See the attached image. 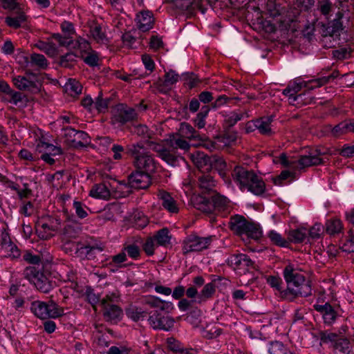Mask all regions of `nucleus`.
<instances>
[{
  "instance_id": "nucleus-1",
  "label": "nucleus",
  "mask_w": 354,
  "mask_h": 354,
  "mask_svg": "<svg viewBox=\"0 0 354 354\" xmlns=\"http://www.w3.org/2000/svg\"><path fill=\"white\" fill-rule=\"evenodd\" d=\"M127 153L134 158V166L140 171L151 175L158 168V163L152 155L144 151V146L141 143H136L127 147Z\"/></svg>"
},
{
  "instance_id": "nucleus-2",
  "label": "nucleus",
  "mask_w": 354,
  "mask_h": 354,
  "mask_svg": "<svg viewBox=\"0 0 354 354\" xmlns=\"http://www.w3.org/2000/svg\"><path fill=\"white\" fill-rule=\"evenodd\" d=\"M287 284V289L283 292V297L288 301H292L299 296L307 297L311 294V287L309 282L301 274L296 275Z\"/></svg>"
},
{
  "instance_id": "nucleus-3",
  "label": "nucleus",
  "mask_w": 354,
  "mask_h": 354,
  "mask_svg": "<svg viewBox=\"0 0 354 354\" xmlns=\"http://www.w3.org/2000/svg\"><path fill=\"white\" fill-rule=\"evenodd\" d=\"M24 275L39 291L48 293L52 290L51 283L44 273L38 270L35 267H27L24 271Z\"/></svg>"
},
{
  "instance_id": "nucleus-4",
  "label": "nucleus",
  "mask_w": 354,
  "mask_h": 354,
  "mask_svg": "<svg viewBox=\"0 0 354 354\" xmlns=\"http://www.w3.org/2000/svg\"><path fill=\"white\" fill-rule=\"evenodd\" d=\"M60 227L59 220L50 217H43L36 224V232L38 236L44 240L53 237Z\"/></svg>"
},
{
  "instance_id": "nucleus-5",
  "label": "nucleus",
  "mask_w": 354,
  "mask_h": 354,
  "mask_svg": "<svg viewBox=\"0 0 354 354\" xmlns=\"http://www.w3.org/2000/svg\"><path fill=\"white\" fill-rule=\"evenodd\" d=\"M320 152L317 154H310L309 156H303L298 160H290L283 153L280 156L281 163L284 167H290L295 169H302L306 167L318 165L323 162L322 159L319 157Z\"/></svg>"
},
{
  "instance_id": "nucleus-6",
  "label": "nucleus",
  "mask_w": 354,
  "mask_h": 354,
  "mask_svg": "<svg viewBox=\"0 0 354 354\" xmlns=\"http://www.w3.org/2000/svg\"><path fill=\"white\" fill-rule=\"evenodd\" d=\"M212 242L211 236L201 237L191 234L185 238L183 243V252L184 254L200 252L207 249Z\"/></svg>"
},
{
  "instance_id": "nucleus-7",
  "label": "nucleus",
  "mask_w": 354,
  "mask_h": 354,
  "mask_svg": "<svg viewBox=\"0 0 354 354\" xmlns=\"http://www.w3.org/2000/svg\"><path fill=\"white\" fill-rule=\"evenodd\" d=\"M137 118L136 111L124 104H118L114 109L112 121L114 124H124Z\"/></svg>"
},
{
  "instance_id": "nucleus-8",
  "label": "nucleus",
  "mask_w": 354,
  "mask_h": 354,
  "mask_svg": "<svg viewBox=\"0 0 354 354\" xmlns=\"http://www.w3.org/2000/svg\"><path fill=\"white\" fill-rule=\"evenodd\" d=\"M245 188L255 195H261L265 191L266 185L254 171H245Z\"/></svg>"
},
{
  "instance_id": "nucleus-9",
  "label": "nucleus",
  "mask_w": 354,
  "mask_h": 354,
  "mask_svg": "<svg viewBox=\"0 0 354 354\" xmlns=\"http://www.w3.org/2000/svg\"><path fill=\"white\" fill-rule=\"evenodd\" d=\"M148 322L153 329L169 330L173 328L175 321L169 316L162 315L158 311L151 313Z\"/></svg>"
},
{
  "instance_id": "nucleus-10",
  "label": "nucleus",
  "mask_w": 354,
  "mask_h": 354,
  "mask_svg": "<svg viewBox=\"0 0 354 354\" xmlns=\"http://www.w3.org/2000/svg\"><path fill=\"white\" fill-rule=\"evenodd\" d=\"M12 82L14 85L21 91L35 92L39 89L37 85V77L32 73L14 77Z\"/></svg>"
},
{
  "instance_id": "nucleus-11",
  "label": "nucleus",
  "mask_w": 354,
  "mask_h": 354,
  "mask_svg": "<svg viewBox=\"0 0 354 354\" xmlns=\"http://www.w3.org/2000/svg\"><path fill=\"white\" fill-rule=\"evenodd\" d=\"M61 29L64 36L60 34H54L52 37L60 46H70L73 44L72 35L75 32L73 24L68 21H64L61 24Z\"/></svg>"
},
{
  "instance_id": "nucleus-12",
  "label": "nucleus",
  "mask_w": 354,
  "mask_h": 354,
  "mask_svg": "<svg viewBox=\"0 0 354 354\" xmlns=\"http://www.w3.org/2000/svg\"><path fill=\"white\" fill-rule=\"evenodd\" d=\"M174 6L180 11L188 10L192 12L195 10L205 13L206 10L207 0H171Z\"/></svg>"
},
{
  "instance_id": "nucleus-13",
  "label": "nucleus",
  "mask_w": 354,
  "mask_h": 354,
  "mask_svg": "<svg viewBox=\"0 0 354 354\" xmlns=\"http://www.w3.org/2000/svg\"><path fill=\"white\" fill-rule=\"evenodd\" d=\"M129 183L132 188L146 189L151 184V175L142 171H137L129 177Z\"/></svg>"
},
{
  "instance_id": "nucleus-14",
  "label": "nucleus",
  "mask_w": 354,
  "mask_h": 354,
  "mask_svg": "<svg viewBox=\"0 0 354 354\" xmlns=\"http://www.w3.org/2000/svg\"><path fill=\"white\" fill-rule=\"evenodd\" d=\"M212 198L214 212H217L221 213L223 216H225L230 212L232 205L227 198L218 194H214Z\"/></svg>"
},
{
  "instance_id": "nucleus-15",
  "label": "nucleus",
  "mask_w": 354,
  "mask_h": 354,
  "mask_svg": "<svg viewBox=\"0 0 354 354\" xmlns=\"http://www.w3.org/2000/svg\"><path fill=\"white\" fill-rule=\"evenodd\" d=\"M272 120L270 118H263L255 122H248L245 124V129L247 132L252 131L254 126L261 134L270 136L272 134V129L270 127Z\"/></svg>"
},
{
  "instance_id": "nucleus-16",
  "label": "nucleus",
  "mask_w": 354,
  "mask_h": 354,
  "mask_svg": "<svg viewBox=\"0 0 354 354\" xmlns=\"http://www.w3.org/2000/svg\"><path fill=\"white\" fill-rule=\"evenodd\" d=\"M136 21L140 30L147 32L153 28L154 19L151 12L144 10L137 14Z\"/></svg>"
},
{
  "instance_id": "nucleus-17",
  "label": "nucleus",
  "mask_w": 354,
  "mask_h": 354,
  "mask_svg": "<svg viewBox=\"0 0 354 354\" xmlns=\"http://www.w3.org/2000/svg\"><path fill=\"white\" fill-rule=\"evenodd\" d=\"M180 76L174 71L170 70L165 75L164 81L159 80L156 82V87L161 93H167L170 90V86L179 80Z\"/></svg>"
},
{
  "instance_id": "nucleus-18",
  "label": "nucleus",
  "mask_w": 354,
  "mask_h": 354,
  "mask_svg": "<svg viewBox=\"0 0 354 354\" xmlns=\"http://www.w3.org/2000/svg\"><path fill=\"white\" fill-rule=\"evenodd\" d=\"M191 200L194 207L197 209L206 214L214 213L212 200L210 201L206 196L200 194L193 196Z\"/></svg>"
},
{
  "instance_id": "nucleus-19",
  "label": "nucleus",
  "mask_w": 354,
  "mask_h": 354,
  "mask_svg": "<svg viewBox=\"0 0 354 354\" xmlns=\"http://www.w3.org/2000/svg\"><path fill=\"white\" fill-rule=\"evenodd\" d=\"M193 163L202 171L211 169V157L207 156L205 153L196 151L189 154Z\"/></svg>"
},
{
  "instance_id": "nucleus-20",
  "label": "nucleus",
  "mask_w": 354,
  "mask_h": 354,
  "mask_svg": "<svg viewBox=\"0 0 354 354\" xmlns=\"http://www.w3.org/2000/svg\"><path fill=\"white\" fill-rule=\"evenodd\" d=\"M245 235L248 239L257 242L261 239L263 232L259 223L245 218Z\"/></svg>"
},
{
  "instance_id": "nucleus-21",
  "label": "nucleus",
  "mask_w": 354,
  "mask_h": 354,
  "mask_svg": "<svg viewBox=\"0 0 354 354\" xmlns=\"http://www.w3.org/2000/svg\"><path fill=\"white\" fill-rule=\"evenodd\" d=\"M158 197L161 201V204L163 207L169 212L174 214L178 212V207L176 201L168 192L160 190L158 193Z\"/></svg>"
},
{
  "instance_id": "nucleus-22",
  "label": "nucleus",
  "mask_w": 354,
  "mask_h": 354,
  "mask_svg": "<svg viewBox=\"0 0 354 354\" xmlns=\"http://www.w3.org/2000/svg\"><path fill=\"white\" fill-rule=\"evenodd\" d=\"M167 142L169 147L173 149H179L185 152L189 151L191 147V145L187 139L180 137L176 133L170 135L169 138L167 140Z\"/></svg>"
},
{
  "instance_id": "nucleus-23",
  "label": "nucleus",
  "mask_w": 354,
  "mask_h": 354,
  "mask_svg": "<svg viewBox=\"0 0 354 354\" xmlns=\"http://www.w3.org/2000/svg\"><path fill=\"white\" fill-rule=\"evenodd\" d=\"M176 134L183 137L188 140H202L198 133L194 128L187 122H182Z\"/></svg>"
},
{
  "instance_id": "nucleus-24",
  "label": "nucleus",
  "mask_w": 354,
  "mask_h": 354,
  "mask_svg": "<svg viewBox=\"0 0 354 354\" xmlns=\"http://www.w3.org/2000/svg\"><path fill=\"white\" fill-rule=\"evenodd\" d=\"M145 303L151 308H158L160 310L169 312L174 309L172 302L163 301L154 296H149L146 298Z\"/></svg>"
},
{
  "instance_id": "nucleus-25",
  "label": "nucleus",
  "mask_w": 354,
  "mask_h": 354,
  "mask_svg": "<svg viewBox=\"0 0 354 354\" xmlns=\"http://www.w3.org/2000/svg\"><path fill=\"white\" fill-rule=\"evenodd\" d=\"M216 293V285L213 282L206 283L200 291L196 300L194 302L197 304H203L211 299Z\"/></svg>"
},
{
  "instance_id": "nucleus-26",
  "label": "nucleus",
  "mask_w": 354,
  "mask_h": 354,
  "mask_svg": "<svg viewBox=\"0 0 354 354\" xmlns=\"http://www.w3.org/2000/svg\"><path fill=\"white\" fill-rule=\"evenodd\" d=\"M103 308V315L106 320L110 322H117L120 320L122 316V309L114 304L112 305H104L102 306Z\"/></svg>"
},
{
  "instance_id": "nucleus-27",
  "label": "nucleus",
  "mask_w": 354,
  "mask_h": 354,
  "mask_svg": "<svg viewBox=\"0 0 354 354\" xmlns=\"http://www.w3.org/2000/svg\"><path fill=\"white\" fill-rule=\"evenodd\" d=\"M313 307L317 312L322 314L325 323L330 324L335 319L336 313L328 303L315 304Z\"/></svg>"
},
{
  "instance_id": "nucleus-28",
  "label": "nucleus",
  "mask_w": 354,
  "mask_h": 354,
  "mask_svg": "<svg viewBox=\"0 0 354 354\" xmlns=\"http://www.w3.org/2000/svg\"><path fill=\"white\" fill-rule=\"evenodd\" d=\"M89 196L98 199L108 200L111 192L105 183L94 185L89 192Z\"/></svg>"
},
{
  "instance_id": "nucleus-29",
  "label": "nucleus",
  "mask_w": 354,
  "mask_h": 354,
  "mask_svg": "<svg viewBox=\"0 0 354 354\" xmlns=\"http://www.w3.org/2000/svg\"><path fill=\"white\" fill-rule=\"evenodd\" d=\"M198 186L203 194L214 192L216 181L210 174H203L198 178Z\"/></svg>"
},
{
  "instance_id": "nucleus-30",
  "label": "nucleus",
  "mask_w": 354,
  "mask_h": 354,
  "mask_svg": "<svg viewBox=\"0 0 354 354\" xmlns=\"http://www.w3.org/2000/svg\"><path fill=\"white\" fill-rule=\"evenodd\" d=\"M35 46L50 57L55 56L58 53L57 44L52 40L47 41H39L35 44Z\"/></svg>"
},
{
  "instance_id": "nucleus-31",
  "label": "nucleus",
  "mask_w": 354,
  "mask_h": 354,
  "mask_svg": "<svg viewBox=\"0 0 354 354\" xmlns=\"http://www.w3.org/2000/svg\"><path fill=\"white\" fill-rule=\"evenodd\" d=\"M229 225L230 230L234 234L242 236L243 234V216L239 214L232 216Z\"/></svg>"
},
{
  "instance_id": "nucleus-32",
  "label": "nucleus",
  "mask_w": 354,
  "mask_h": 354,
  "mask_svg": "<svg viewBox=\"0 0 354 354\" xmlns=\"http://www.w3.org/2000/svg\"><path fill=\"white\" fill-rule=\"evenodd\" d=\"M160 158L173 167L178 165L179 160H184L182 156L176 155L174 151L167 149L162 151Z\"/></svg>"
},
{
  "instance_id": "nucleus-33",
  "label": "nucleus",
  "mask_w": 354,
  "mask_h": 354,
  "mask_svg": "<svg viewBox=\"0 0 354 354\" xmlns=\"http://www.w3.org/2000/svg\"><path fill=\"white\" fill-rule=\"evenodd\" d=\"M46 319L48 318H57L64 315V309L59 307L53 300L49 301L46 303Z\"/></svg>"
},
{
  "instance_id": "nucleus-34",
  "label": "nucleus",
  "mask_w": 354,
  "mask_h": 354,
  "mask_svg": "<svg viewBox=\"0 0 354 354\" xmlns=\"http://www.w3.org/2000/svg\"><path fill=\"white\" fill-rule=\"evenodd\" d=\"M0 252L3 257L10 259H17L21 256L19 249L12 242L2 248H0Z\"/></svg>"
},
{
  "instance_id": "nucleus-35",
  "label": "nucleus",
  "mask_w": 354,
  "mask_h": 354,
  "mask_svg": "<svg viewBox=\"0 0 354 354\" xmlns=\"http://www.w3.org/2000/svg\"><path fill=\"white\" fill-rule=\"evenodd\" d=\"M307 234L308 230L306 228L301 227L292 230L288 232V240L289 243H300L306 239Z\"/></svg>"
},
{
  "instance_id": "nucleus-36",
  "label": "nucleus",
  "mask_w": 354,
  "mask_h": 354,
  "mask_svg": "<svg viewBox=\"0 0 354 354\" xmlns=\"http://www.w3.org/2000/svg\"><path fill=\"white\" fill-rule=\"evenodd\" d=\"M46 303L41 301H35L31 304V311L38 318L46 319Z\"/></svg>"
},
{
  "instance_id": "nucleus-37",
  "label": "nucleus",
  "mask_w": 354,
  "mask_h": 354,
  "mask_svg": "<svg viewBox=\"0 0 354 354\" xmlns=\"http://www.w3.org/2000/svg\"><path fill=\"white\" fill-rule=\"evenodd\" d=\"M26 21V15L20 12L15 16H9L6 17L5 21L6 24L13 28H19Z\"/></svg>"
},
{
  "instance_id": "nucleus-38",
  "label": "nucleus",
  "mask_w": 354,
  "mask_h": 354,
  "mask_svg": "<svg viewBox=\"0 0 354 354\" xmlns=\"http://www.w3.org/2000/svg\"><path fill=\"white\" fill-rule=\"evenodd\" d=\"M127 316L135 322L145 319L147 313L136 306H130L126 310Z\"/></svg>"
},
{
  "instance_id": "nucleus-39",
  "label": "nucleus",
  "mask_w": 354,
  "mask_h": 354,
  "mask_svg": "<svg viewBox=\"0 0 354 354\" xmlns=\"http://www.w3.org/2000/svg\"><path fill=\"white\" fill-rule=\"evenodd\" d=\"M37 149L39 152H43V153H49L54 156L62 153V149L59 147L45 142H40L37 145Z\"/></svg>"
},
{
  "instance_id": "nucleus-40",
  "label": "nucleus",
  "mask_w": 354,
  "mask_h": 354,
  "mask_svg": "<svg viewBox=\"0 0 354 354\" xmlns=\"http://www.w3.org/2000/svg\"><path fill=\"white\" fill-rule=\"evenodd\" d=\"M65 89L70 95L76 97L82 93V86L78 81L70 79L65 85Z\"/></svg>"
},
{
  "instance_id": "nucleus-41",
  "label": "nucleus",
  "mask_w": 354,
  "mask_h": 354,
  "mask_svg": "<svg viewBox=\"0 0 354 354\" xmlns=\"http://www.w3.org/2000/svg\"><path fill=\"white\" fill-rule=\"evenodd\" d=\"M333 350L335 354H351L350 342L346 338H342L333 345Z\"/></svg>"
},
{
  "instance_id": "nucleus-42",
  "label": "nucleus",
  "mask_w": 354,
  "mask_h": 354,
  "mask_svg": "<svg viewBox=\"0 0 354 354\" xmlns=\"http://www.w3.org/2000/svg\"><path fill=\"white\" fill-rule=\"evenodd\" d=\"M326 232L329 234H338L342 232L343 225L342 221L338 218H332L326 223Z\"/></svg>"
},
{
  "instance_id": "nucleus-43",
  "label": "nucleus",
  "mask_w": 354,
  "mask_h": 354,
  "mask_svg": "<svg viewBox=\"0 0 354 354\" xmlns=\"http://www.w3.org/2000/svg\"><path fill=\"white\" fill-rule=\"evenodd\" d=\"M90 33L93 39L99 44H106L108 42L106 35L102 30V28L100 26H94L91 28Z\"/></svg>"
},
{
  "instance_id": "nucleus-44",
  "label": "nucleus",
  "mask_w": 354,
  "mask_h": 354,
  "mask_svg": "<svg viewBox=\"0 0 354 354\" xmlns=\"http://www.w3.org/2000/svg\"><path fill=\"white\" fill-rule=\"evenodd\" d=\"M268 236L270 241H272V243L277 246L286 248L288 247L289 245L288 240L282 237L280 234H279L274 230L270 231L268 232Z\"/></svg>"
},
{
  "instance_id": "nucleus-45",
  "label": "nucleus",
  "mask_w": 354,
  "mask_h": 354,
  "mask_svg": "<svg viewBox=\"0 0 354 354\" xmlns=\"http://www.w3.org/2000/svg\"><path fill=\"white\" fill-rule=\"evenodd\" d=\"M133 132L147 140L151 139L153 136V132L145 124H138L134 126Z\"/></svg>"
},
{
  "instance_id": "nucleus-46",
  "label": "nucleus",
  "mask_w": 354,
  "mask_h": 354,
  "mask_svg": "<svg viewBox=\"0 0 354 354\" xmlns=\"http://www.w3.org/2000/svg\"><path fill=\"white\" fill-rule=\"evenodd\" d=\"M209 111V109L207 106L202 107L201 111L196 115V117L194 120V123L196 127L198 129H203L205 127L206 122L205 118H207Z\"/></svg>"
},
{
  "instance_id": "nucleus-47",
  "label": "nucleus",
  "mask_w": 354,
  "mask_h": 354,
  "mask_svg": "<svg viewBox=\"0 0 354 354\" xmlns=\"http://www.w3.org/2000/svg\"><path fill=\"white\" fill-rule=\"evenodd\" d=\"M320 344H331L333 346L338 342L340 337L335 333L322 331L319 334Z\"/></svg>"
},
{
  "instance_id": "nucleus-48",
  "label": "nucleus",
  "mask_w": 354,
  "mask_h": 354,
  "mask_svg": "<svg viewBox=\"0 0 354 354\" xmlns=\"http://www.w3.org/2000/svg\"><path fill=\"white\" fill-rule=\"evenodd\" d=\"M73 246L76 250V252L80 253V255L84 256L87 259L92 257L93 252L96 249L95 247L80 244L79 243L73 244Z\"/></svg>"
},
{
  "instance_id": "nucleus-49",
  "label": "nucleus",
  "mask_w": 354,
  "mask_h": 354,
  "mask_svg": "<svg viewBox=\"0 0 354 354\" xmlns=\"http://www.w3.org/2000/svg\"><path fill=\"white\" fill-rule=\"evenodd\" d=\"M157 241L159 245H165L169 243L170 236L168 229L163 228L157 232L156 236L153 238Z\"/></svg>"
},
{
  "instance_id": "nucleus-50",
  "label": "nucleus",
  "mask_w": 354,
  "mask_h": 354,
  "mask_svg": "<svg viewBox=\"0 0 354 354\" xmlns=\"http://www.w3.org/2000/svg\"><path fill=\"white\" fill-rule=\"evenodd\" d=\"M245 267H248V274L251 275V277H249L248 282L253 281L255 279H257L259 274V272L258 270V266H256L254 262L250 259H247L245 256Z\"/></svg>"
},
{
  "instance_id": "nucleus-51",
  "label": "nucleus",
  "mask_w": 354,
  "mask_h": 354,
  "mask_svg": "<svg viewBox=\"0 0 354 354\" xmlns=\"http://www.w3.org/2000/svg\"><path fill=\"white\" fill-rule=\"evenodd\" d=\"M234 182L236 183L241 190L243 189V169L241 166H236L232 173Z\"/></svg>"
},
{
  "instance_id": "nucleus-52",
  "label": "nucleus",
  "mask_w": 354,
  "mask_h": 354,
  "mask_svg": "<svg viewBox=\"0 0 354 354\" xmlns=\"http://www.w3.org/2000/svg\"><path fill=\"white\" fill-rule=\"evenodd\" d=\"M211 169L214 168L219 171L220 174L223 172L227 167L225 161L222 157L217 156H211Z\"/></svg>"
},
{
  "instance_id": "nucleus-53",
  "label": "nucleus",
  "mask_w": 354,
  "mask_h": 354,
  "mask_svg": "<svg viewBox=\"0 0 354 354\" xmlns=\"http://www.w3.org/2000/svg\"><path fill=\"white\" fill-rule=\"evenodd\" d=\"M328 131L330 133V135L332 136L335 138H338L342 135L348 133L344 121L339 122L338 124L335 125L333 127H332L331 126H328Z\"/></svg>"
},
{
  "instance_id": "nucleus-54",
  "label": "nucleus",
  "mask_w": 354,
  "mask_h": 354,
  "mask_svg": "<svg viewBox=\"0 0 354 354\" xmlns=\"http://www.w3.org/2000/svg\"><path fill=\"white\" fill-rule=\"evenodd\" d=\"M77 55L73 53H68L60 57L59 64L65 68H70L76 62Z\"/></svg>"
},
{
  "instance_id": "nucleus-55",
  "label": "nucleus",
  "mask_w": 354,
  "mask_h": 354,
  "mask_svg": "<svg viewBox=\"0 0 354 354\" xmlns=\"http://www.w3.org/2000/svg\"><path fill=\"white\" fill-rule=\"evenodd\" d=\"M310 82L311 80L308 82L301 80H296L295 82H294L292 84H290L293 89V93H291L290 95H296L298 92L301 91V89L303 87H306L310 89L315 88V84H313Z\"/></svg>"
},
{
  "instance_id": "nucleus-56",
  "label": "nucleus",
  "mask_w": 354,
  "mask_h": 354,
  "mask_svg": "<svg viewBox=\"0 0 354 354\" xmlns=\"http://www.w3.org/2000/svg\"><path fill=\"white\" fill-rule=\"evenodd\" d=\"M288 349L280 342H274L270 344L268 349L270 354H286Z\"/></svg>"
},
{
  "instance_id": "nucleus-57",
  "label": "nucleus",
  "mask_w": 354,
  "mask_h": 354,
  "mask_svg": "<svg viewBox=\"0 0 354 354\" xmlns=\"http://www.w3.org/2000/svg\"><path fill=\"white\" fill-rule=\"evenodd\" d=\"M243 255L241 254H234L232 255L228 259V264L229 266L234 269V270L236 271L239 270H241L242 261H243Z\"/></svg>"
},
{
  "instance_id": "nucleus-58",
  "label": "nucleus",
  "mask_w": 354,
  "mask_h": 354,
  "mask_svg": "<svg viewBox=\"0 0 354 354\" xmlns=\"http://www.w3.org/2000/svg\"><path fill=\"white\" fill-rule=\"evenodd\" d=\"M339 75L337 71H333L330 75L322 77L319 79L312 80L311 83L315 84V87H319L329 82L331 80L335 79Z\"/></svg>"
},
{
  "instance_id": "nucleus-59",
  "label": "nucleus",
  "mask_w": 354,
  "mask_h": 354,
  "mask_svg": "<svg viewBox=\"0 0 354 354\" xmlns=\"http://www.w3.org/2000/svg\"><path fill=\"white\" fill-rule=\"evenodd\" d=\"M342 248L345 252H354V228L349 230L348 236Z\"/></svg>"
},
{
  "instance_id": "nucleus-60",
  "label": "nucleus",
  "mask_w": 354,
  "mask_h": 354,
  "mask_svg": "<svg viewBox=\"0 0 354 354\" xmlns=\"http://www.w3.org/2000/svg\"><path fill=\"white\" fill-rule=\"evenodd\" d=\"M30 61L33 64L40 68H45L48 65L47 59L43 55L41 54H32L30 56Z\"/></svg>"
},
{
  "instance_id": "nucleus-61",
  "label": "nucleus",
  "mask_w": 354,
  "mask_h": 354,
  "mask_svg": "<svg viewBox=\"0 0 354 354\" xmlns=\"http://www.w3.org/2000/svg\"><path fill=\"white\" fill-rule=\"evenodd\" d=\"M75 48H77L81 53V56H84L83 53H87L91 50L90 44L84 38H79L75 41Z\"/></svg>"
},
{
  "instance_id": "nucleus-62",
  "label": "nucleus",
  "mask_w": 354,
  "mask_h": 354,
  "mask_svg": "<svg viewBox=\"0 0 354 354\" xmlns=\"http://www.w3.org/2000/svg\"><path fill=\"white\" fill-rule=\"evenodd\" d=\"M242 118L241 113H237L235 112H232L225 116V123L229 127H233L238 121L241 120Z\"/></svg>"
},
{
  "instance_id": "nucleus-63",
  "label": "nucleus",
  "mask_w": 354,
  "mask_h": 354,
  "mask_svg": "<svg viewBox=\"0 0 354 354\" xmlns=\"http://www.w3.org/2000/svg\"><path fill=\"white\" fill-rule=\"evenodd\" d=\"M124 252L126 254L133 259H137L140 257V249L138 246L135 244L127 245L123 248Z\"/></svg>"
},
{
  "instance_id": "nucleus-64",
  "label": "nucleus",
  "mask_w": 354,
  "mask_h": 354,
  "mask_svg": "<svg viewBox=\"0 0 354 354\" xmlns=\"http://www.w3.org/2000/svg\"><path fill=\"white\" fill-rule=\"evenodd\" d=\"M73 205L75 211L76 215L80 218H84L85 217L87 216L88 213L86 209V207L81 202L74 201Z\"/></svg>"
}]
</instances>
